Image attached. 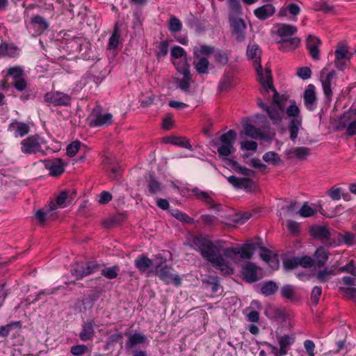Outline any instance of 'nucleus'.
Listing matches in <instances>:
<instances>
[{"instance_id":"38","label":"nucleus","mask_w":356,"mask_h":356,"mask_svg":"<svg viewBox=\"0 0 356 356\" xmlns=\"http://www.w3.org/2000/svg\"><path fill=\"white\" fill-rule=\"evenodd\" d=\"M213 267L218 269L222 274L229 275L233 273V269L225 261L224 256L221 257V259H218V261H215L211 264Z\"/></svg>"},{"instance_id":"57","label":"nucleus","mask_w":356,"mask_h":356,"mask_svg":"<svg viewBox=\"0 0 356 356\" xmlns=\"http://www.w3.org/2000/svg\"><path fill=\"white\" fill-rule=\"evenodd\" d=\"M169 42L168 40H162L158 45V51L156 54L157 58H164L168 53Z\"/></svg>"},{"instance_id":"56","label":"nucleus","mask_w":356,"mask_h":356,"mask_svg":"<svg viewBox=\"0 0 356 356\" xmlns=\"http://www.w3.org/2000/svg\"><path fill=\"white\" fill-rule=\"evenodd\" d=\"M254 187V181L250 178H240L238 184L237 186L238 189H244L246 191H252Z\"/></svg>"},{"instance_id":"59","label":"nucleus","mask_w":356,"mask_h":356,"mask_svg":"<svg viewBox=\"0 0 356 356\" xmlns=\"http://www.w3.org/2000/svg\"><path fill=\"white\" fill-rule=\"evenodd\" d=\"M23 75L24 70L20 66L11 67L8 69L7 76H11L15 80L22 78Z\"/></svg>"},{"instance_id":"40","label":"nucleus","mask_w":356,"mask_h":356,"mask_svg":"<svg viewBox=\"0 0 356 356\" xmlns=\"http://www.w3.org/2000/svg\"><path fill=\"white\" fill-rule=\"evenodd\" d=\"M193 64L198 74H206L209 73V61L207 58L200 57L199 60L197 63L194 61Z\"/></svg>"},{"instance_id":"30","label":"nucleus","mask_w":356,"mask_h":356,"mask_svg":"<svg viewBox=\"0 0 356 356\" xmlns=\"http://www.w3.org/2000/svg\"><path fill=\"white\" fill-rule=\"evenodd\" d=\"M298 31L295 26L288 24H280L277 25V33L280 37L287 38L295 35Z\"/></svg>"},{"instance_id":"2","label":"nucleus","mask_w":356,"mask_h":356,"mask_svg":"<svg viewBox=\"0 0 356 356\" xmlns=\"http://www.w3.org/2000/svg\"><path fill=\"white\" fill-rule=\"evenodd\" d=\"M273 91L274 94L272 105L266 106L261 100H259L257 104L266 112L273 124H278L282 121V115L284 110L285 99L280 96L275 89Z\"/></svg>"},{"instance_id":"58","label":"nucleus","mask_w":356,"mask_h":356,"mask_svg":"<svg viewBox=\"0 0 356 356\" xmlns=\"http://www.w3.org/2000/svg\"><path fill=\"white\" fill-rule=\"evenodd\" d=\"M171 214L178 220L186 222V223H193V219L188 216V215L181 212L178 209H172L171 211Z\"/></svg>"},{"instance_id":"33","label":"nucleus","mask_w":356,"mask_h":356,"mask_svg":"<svg viewBox=\"0 0 356 356\" xmlns=\"http://www.w3.org/2000/svg\"><path fill=\"white\" fill-rule=\"evenodd\" d=\"M134 264L140 273H145L152 266V261L147 256L142 254L134 260Z\"/></svg>"},{"instance_id":"6","label":"nucleus","mask_w":356,"mask_h":356,"mask_svg":"<svg viewBox=\"0 0 356 356\" xmlns=\"http://www.w3.org/2000/svg\"><path fill=\"white\" fill-rule=\"evenodd\" d=\"M44 101L54 106H68L71 105L72 97L60 91H51L45 93Z\"/></svg>"},{"instance_id":"46","label":"nucleus","mask_w":356,"mask_h":356,"mask_svg":"<svg viewBox=\"0 0 356 356\" xmlns=\"http://www.w3.org/2000/svg\"><path fill=\"white\" fill-rule=\"evenodd\" d=\"M72 202V197H70L68 192L64 191L59 193L56 200V203H54L56 208L57 207H65L66 206V202L67 204H70Z\"/></svg>"},{"instance_id":"28","label":"nucleus","mask_w":356,"mask_h":356,"mask_svg":"<svg viewBox=\"0 0 356 356\" xmlns=\"http://www.w3.org/2000/svg\"><path fill=\"white\" fill-rule=\"evenodd\" d=\"M122 26V24L117 22L115 24L113 33L109 38L108 49H115L119 44V39L120 38V31Z\"/></svg>"},{"instance_id":"29","label":"nucleus","mask_w":356,"mask_h":356,"mask_svg":"<svg viewBox=\"0 0 356 356\" xmlns=\"http://www.w3.org/2000/svg\"><path fill=\"white\" fill-rule=\"evenodd\" d=\"M355 120H356V110L350 109L346 111L339 118L337 128L339 129H344Z\"/></svg>"},{"instance_id":"50","label":"nucleus","mask_w":356,"mask_h":356,"mask_svg":"<svg viewBox=\"0 0 356 356\" xmlns=\"http://www.w3.org/2000/svg\"><path fill=\"white\" fill-rule=\"evenodd\" d=\"M213 47L211 46L202 45L200 48L195 47L193 49V55L196 58H199L201 55L209 56L213 52Z\"/></svg>"},{"instance_id":"35","label":"nucleus","mask_w":356,"mask_h":356,"mask_svg":"<svg viewBox=\"0 0 356 356\" xmlns=\"http://www.w3.org/2000/svg\"><path fill=\"white\" fill-rule=\"evenodd\" d=\"M56 209V206L54 202H51V204L46 208H43L39 209L36 211L35 214V219L40 225H44L47 216L49 214V213Z\"/></svg>"},{"instance_id":"19","label":"nucleus","mask_w":356,"mask_h":356,"mask_svg":"<svg viewBox=\"0 0 356 356\" xmlns=\"http://www.w3.org/2000/svg\"><path fill=\"white\" fill-rule=\"evenodd\" d=\"M257 266L252 262H248L242 267L243 279L249 283H253L258 280Z\"/></svg>"},{"instance_id":"15","label":"nucleus","mask_w":356,"mask_h":356,"mask_svg":"<svg viewBox=\"0 0 356 356\" xmlns=\"http://www.w3.org/2000/svg\"><path fill=\"white\" fill-rule=\"evenodd\" d=\"M43 163L45 168L49 171V175L51 176L57 177L64 172L65 163L61 159H47L44 160Z\"/></svg>"},{"instance_id":"22","label":"nucleus","mask_w":356,"mask_h":356,"mask_svg":"<svg viewBox=\"0 0 356 356\" xmlns=\"http://www.w3.org/2000/svg\"><path fill=\"white\" fill-rule=\"evenodd\" d=\"M277 339L280 348V353L286 355L295 342V337L292 334L277 335Z\"/></svg>"},{"instance_id":"16","label":"nucleus","mask_w":356,"mask_h":356,"mask_svg":"<svg viewBox=\"0 0 356 356\" xmlns=\"http://www.w3.org/2000/svg\"><path fill=\"white\" fill-rule=\"evenodd\" d=\"M172 270V268L164 266L159 270L158 276L161 280L167 284L172 283L175 286H179L181 284V279L178 275H174Z\"/></svg>"},{"instance_id":"5","label":"nucleus","mask_w":356,"mask_h":356,"mask_svg":"<svg viewBox=\"0 0 356 356\" xmlns=\"http://www.w3.org/2000/svg\"><path fill=\"white\" fill-rule=\"evenodd\" d=\"M100 265L95 261L77 262L71 269V273L76 280H81L99 270Z\"/></svg>"},{"instance_id":"64","label":"nucleus","mask_w":356,"mask_h":356,"mask_svg":"<svg viewBox=\"0 0 356 356\" xmlns=\"http://www.w3.org/2000/svg\"><path fill=\"white\" fill-rule=\"evenodd\" d=\"M230 8L229 16H236L241 15L242 13V7L240 0L228 4Z\"/></svg>"},{"instance_id":"61","label":"nucleus","mask_w":356,"mask_h":356,"mask_svg":"<svg viewBox=\"0 0 356 356\" xmlns=\"http://www.w3.org/2000/svg\"><path fill=\"white\" fill-rule=\"evenodd\" d=\"M81 143L79 140H75L67 145L66 149V154L70 157H73L76 155L81 147Z\"/></svg>"},{"instance_id":"21","label":"nucleus","mask_w":356,"mask_h":356,"mask_svg":"<svg viewBox=\"0 0 356 356\" xmlns=\"http://www.w3.org/2000/svg\"><path fill=\"white\" fill-rule=\"evenodd\" d=\"M8 131L13 132L15 137H23L29 132L30 127L24 122L15 121L8 125Z\"/></svg>"},{"instance_id":"49","label":"nucleus","mask_w":356,"mask_h":356,"mask_svg":"<svg viewBox=\"0 0 356 356\" xmlns=\"http://www.w3.org/2000/svg\"><path fill=\"white\" fill-rule=\"evenodd\" d=\"M263 160L267 163H271L274 165H277L282 163L280 155L273 151L268 152L263 155Z\"/></svg>"},{"instance_id":"23","label":"nucleus","mask_w":356,"mask_h":356,"mask_svg":"<svg viewBox=\"0 0 356 356\" xmlns=\"http://www.w3.org/2000/svg\"><path fill=\"white\" fill-rule=\"evenodd\" d=\"M261 51L259 49L257 44H252L248 45L247 48V56L249 58H250L254 67L257 65V68L259 71L261 70Z\"/></svg>"},{"instance_id":"63","label":"nucleus","mask_w":356,"mask_h":356,"mask_svg":"<svg viewBox=\"0 0 356 356\" xmlns=\"http://www.w3.org/2000/svg\"><path fill=\"white\" fill-rule=\"evenodd\" d=\"M191 74L183 75L179 81V88L184 92H188L191 86Z\"/></svg>"},{"instance_id":"18","label":"nucleus","mask_w":356,"mask_h":356,"mask_svg":"<svg viewBox=\"0 0 356 356\" xmlns=\"http://www.w3.org/2000/svg\"><path fill=\"white\" fill-rule=\"evenodd\" d=\"M38 138L29 136L21 142V150L24 154H35L40 149Z\"/></svg>"},{"instance_id":"25","label":"nucleus","mask_w":356,"mask_h":356,"mask_svg":"<svg viewBox=\"0 0 356 356\" xmlns=\"http://www.w3.org/2000/svg\"><path fill=\"white\" fill-rule=\"evenodd\" d=\"M94 325L93 320L88 321L83 324L81 331L79 335L82 341H87L93 338L95 335Z\"/></svg>"},{"instance_id":"32","label":"nucleus","mask_w":356,"mask_h":356,"mask_svg":"<svg viewBox=\"0 0 356 356\" xmlns=\"http://www.w3.org/2000/svg\"><path fill=\"white\" fill-rule=\"evenodd\" d=\"M309 154V148L305 147H293L286 151V154L289 158H291L293 156H295L297 159L300 160L306 159Z\"/></svg>"},{"instance_id":"10","label":"nucleus","mask_w":356,"mask_h":356,"mask_svg":"<svg viewBox=\"0 0 356 356\" xmlns=\"http://www.w3.org/2000/svg\"><path fill=\"white\" fill-rule=\"evenodd\" d=\"M192 193L197 199L204 202L209 209L218 212L221 210V204L216 203L208 192L202 191L197 187H195L192 189Z\"/></svg>"},{"instance_id":"14","label":"nucleus","mask_w":356,"mask_h":356,"mask_svg":"<svg viewBox=\"0 0 356 356\" xmlns=\"http://www.w3.org/2000/svg\"><path fill=\"white\" fill-rule=\"evenodd\" d=\"M26 26L27 29H33L37 34L40 35L45 30L49 29V24L44 17L34 15L31 17Z\"/></svg>"},{"instance_id":"27","label":"nucleus","mask_w":356,"mask_h":356,"mask_svg":"<svg viewBox=\"0 0 356 356\" xmlns=\"http://www.w3.org/2000/svg\"><path fill=\"white\" fill-rule=\"evenodd\" d=\"M300 40L297 38H283L278 42L280 49L284 51H289L295 49L300 44Z\"/></svg>"},{"instance_id":"13","label":"nucleus","mask_w":356,"mask_h":356,"mask_svg":"<svg viewBox=\"0 0 356 356\" xmlns=\"http://www.w3.org/2000/svg\"><path fill=\"white\" fill-rule=\"evenodd\" d=\"M304 104L307 110L314 111L317 108V97L316 87L313 84H309L303 94Z\"/></svg>"},{"instance_id":"26","label":"nucleus","mask_w":356,"mask_h":356,"mask_svg":"<svg viewBox=\"0 0 356 356\" xmlns=\"http://www.w3.org/2000/svg\"><path fill=\"white\" fill-rule=\"evenodd\" d=\"M19 52L18 47L13 44H8L5 42L0 44V57L14 58L19 54Z\"/></svg>"},{"instance_id":"17","label":"nucleus","mask_w":356,"mask_h":356,"mask_svg":"<svg viewBox=\"0 0 356 356\" xmlns=\"http://www.w3.org/2000/svg\"><path fill=\"white\" fill-rule=\"evenodd\" d=\"M254 67L256 69L257 76L259 77V81L262 85L264 90L267 92L269 90H275V88L273 85V77L270 69L268 67H266L265 72L264 74V70L262 67L261 71H259L257 65H256Z\"/></svg>"},{"instance_id":"31","label":"nucleus","mask_w":356,"mask_h":356,"mask_svg":"<svg viewBox=\"0 0 356 356\" xmlns=\"http://www.w3.org/2000/svg\"><path fill=\"white\" fill-rule=\"evenodd\" d=\"M328 255L329 253L325 248L323 247L317 248L314 253L315 260H314L316 267L324 266L328 259Z\"/></svg>"},{"instance_id":"43","label":"nucleus","mask_w":356,"mask_h":356,"mask_svg":"<svg viewBox=\"0 0 356 356\" xmlns=\"http://www.w3.org/2000/svg\"><path fill=\"white\" fill-rule=\"evenodd\" d=\"M202 282L210 287L212 293H217L219 289V277L216 275H209L202 280Z\"/></svg>"},{"instance_id":"62","label":"nucleus","mask_w":356,"mask_h":356,"mask_svg":"<svg viewBox=\"0 0 356 356\" xmlns=\"http://www.w3.org/2000/svg\"><path fill=\"white\" fill-rule=\"evenodd\" d=\"M182 28V24L181 21L176 17H172L169 21V30L172 33H177Z\"/></svg>"},{"instance_id":"37","label":"nucleus","mask_w":356,"mask_h":356,"mask_svg":"<svg viewBox=\"0 0 356 356\" xmlns=\"http://www.w3.org/2000/svg\"><path fill=\"white\" fill-rule=\"evenodd\" d=\"M302 125V118H293L289 124V130L290 132V138L295 140L298 134L299 129Z\"/></svg>"},{"instance_id":"54","label":"nucleus","mask_w":356,"mask_h":356,"mask_svg":"<svg viewBox=\"0 0 356 356\" xmlns=\"http://www.w3.org/2000/svg\"><path fill=\"white\" fill-rule=\"evenodd\" d=\"M282 297L288 300H293L295 296L294 286L291 284L284 285L280 291Z\"/></svg>"},{"instance_id":"3","label":"nucleus","mask_w":356,"mask_h":356,"mask_svg":"<svg viewBox=\"0 0 356 356\" xmlns=\"http://www.w3.org/2000/svg\"><path fill=\"white\" fill-rule=\"evenodd\" d=\"M257 248V245L255 243H245L242 244L240 248L234 247L225 248L224 255L228 259H233L234 256L240 254L241 259L249 260L252 259Z\"/></svg>"},{"instance_id":"9","label":"nucleus","mask_w":356,"mask_h":356,"mask_svg":"<svg viewBox=\"0 0 356 356\" xmlns=\"http://www.w3.org/2000/svg\"><path fill=\"white\" fill-rule=\"evenodd\" d=\"M328 70L327 67H325L321 72L320 80L321 82L323 94L326 98L327 102H331L332 99V84L333 79L336 76V72L332 70L329 72L326 75L325 74Z\"/></svg>"},{"instance_id":"4","label":"nucleus","mask_w":356,"mask_h":356,"mask_svg":"<svg viewBox=\"0 0 356 356\" xmlns=\"http://www.w3.org/2000/svg\"><path fill=\"white\" fill-rule=\"evenodd\" d=\"M237 134L234 130H229L222 134L220 137L221 144L218 147L217 151L220 156H228L234 151V144Z\"/></svg>"},{"instance_id":"11","label":"nucleus","mask_w":356,"mask_h":356,"mask_svg":"<svg viewBox=\"0 0 356 356\" xmlns=\"http://www.w3.org/2000/svg\"><path fill=\"white\" fill-rule=\"evenodd\" d=\"M192 193L197 199L204 202L209 209L218 212L221 210V204L216 203L208 192L202 191L197 187H195L192 189Z\"/></svg>"},{"instance_id":"44","label":"nucleus","mask_w":356,"mask_h":356,"mask_svg":"<svg viewBox=\"0 0 356 356\" xmlns=\"http://www.w3.org/2000/svg\"><path fill=\"white\" fill-rule=\"evenodd\" d=\"M148 191L150 194H157L162 191L161 184L156 179L153 175H149Z\"/></svg>"},{"instance_id":"48","label":"nucleus","mask_w":356,"mask_h":356,"mask_svg":"<svg viewBox=\"0 0 356 356\" xmlns=\"http://www.w3.org/2000/svg\"><path fill=\"white\" fill-rule=\"evenodd\" d=\"M314 9L317 11H322L325 14H334V7L326 1H321L315 4Z\"/></svg>"},{"instance_id":"1","label":"nucleus","mask_w":356,"mask_h":356,"mask_svg":"<svg viewBox=\"0 0 356 356\" xmlns=\"http://www.w3.org/2000/svg\"><path fill=\"white\" fill-rule=\"evenodd\" d=\"M189 246L191 248L199 251L202 257L211 263L213 264L218 261V259H221L224 255V248L220 241L213 243L206 237H200L194 236L189 241Z\"/></svg>"},{"instance_id":"53","label":"nucleus","mask_w":356,"mask_h":356,"mask_svg":"<svg viewBox=\"0 0 356 356\" xmlns=\"http://www.w3.org/2000/svg\"><path fill=\"white\" fill-rule=\"evenodd\" d=\"M316 212L317 210L316 209L310 207L307 202H305L298 213L303 218H308L312 216Z\"/></svg>"},{"instance_id":"47","label":"nucleus","mask_w":356,"mask_h":356,"mask_svg":"<svg viewBox=\"0 0 356 356\" xmlns=\"http://www.w3.org/2000/svg\"><path fill=\"white\" fill-rule=\"evenodd\" d=\"M20 327V321H13L6 325L0 326V337H7L14 328Z\"/></svg>"},{"instance_id":"45","label":"nucleus","mask_w":356,"mask_h":356,"mask_svg":"<svg viewBox=\"0 0 356 356\" xmlns=\"http://www.w3.org/2000/svg\"><path fill=\"white\" fill-rule=\"evenodd\" d=\"M146 338L144 334L140 333H134L129 337V340L126 343V346L129 348L134 347L138 344H142L145 342Z\"/></svg>"},{"instance_id":"52","label":"nucleus","mask_w":356,"mask_h":356,"mask_svg":"<svg viewBox=\"0 0 356 356\" xmlns=\"http://www.w3.org/2000/svg\"><path fill=\"white\" fill-rule=\"evenodd\" d=\"M232 86V76L230 74H225L221 79L218 86L220 91L227 90Z\"/></svg>"},{"instance_id":"42","label":"nucleus","mask_w":356,"mask_h":356,"mask_svg":"<svg viewBox=\"0 0 356 356\" xmlns=\"http://www.w3.org/2000/svg\"><path fill=\"white\" fill-rule=\"evenodd\" d=\"M244 131L248 136L254 139L263 137L261 130L250 124H246L244 126Z\"/></svg>"},{"instance_id":"55","label":"nucleus","mask_w":356,"mask_h":356,"mask_svg":"<svg viewBox=\"0 0 356 356\" xmlns=\"http://www.w3.org/2000/svg\"><path fill=\"white\" fill-rule=\"evenodd\" d=\"M176 68L177 71L183 75L191 74L190 65L186 58L181 60L177 65Z\"/></svg>"},{"instance_id":"34","label":"nucleus","mask_w":356,"mask_h":356,"mask_svg":"<svg viewBox=\"0 0 356 356\" xmlns=\"http://www.w3.org/2000/svg\"><path fill=\"white\" fill-rule=\"evenodd\" d=\"M337 274V268L332 267L331 268H325L323 270H318L316 274L315 277L316 279L322 283L329 281L332 276Z\"/></svg>"},{"instance_id":"60","label":"nucleus","mask_w":356,"mask_h":356,"mask_svg":"<svg viewBox=\"0 0 356 356\" xmlns=\"http://www.w3.org/2000/svg\"><path fill=\"white\" fill-rule=\"evenodd\" d=\"M337 274L341 273H347L352 275H356V267L354 260H350L348 264L337 269Z\"/></svg>"},{"instance_id":"20","label":"nucleus","mask_w":356,"mask_h":356,"mask_svg":"<svg viewBox=\"0 0 356 356\" xmlns=\"http://www.w3.org/2000/svg\"><path fill=\"white\" fill-rule=\"evenodd\" d=\"M321 44V40L313 35H309L306 39V47L308 49L310 56L314 60H318L319 56V46Z\"/></svg>"},{"instance_id":"12","label":"nucleus","mask_w":356,"mask_h":356,"mask_svg":"<svg viewBox=\"0 0 356 356\" xmlns=\"http://www.w3.org/2000/svg\"><path fill=\"white\" fill-rule=\"evenodd\" d=\"M192 193L197 199L204 202L209 209L218 212L221 210V204L216 203L208 192L202 191L197 187H195L192 189Z\"/></svg>"},{"instance_id":"36","label":"nucleus","mask_w":356,"mask_h":356,"mask_svg":"<svg viewBox=\"0 0 356 356\" xmlns=\"http://www.w3.org/2000/svg\"><path fill=\"white\" fill-rule=\"evenodd\" d=\"M312 234L315 238L320 240H327L330 237V229L323 226H316L312 227Z\"/></svg>"},{"instance_id":"41","label":"nucleus","mask_w":356,"mask_h":356,"mask_svg":"<svg viewBox=\"0 0 356 356\" xmlns=\"http://www.w3.org/2000/svg\"><path fill=\"white\" fill-rule=\"evenodd\" d=\"M334 60H343L351 58L353 53L348 51V47L346 45H339L334 51Z\"/></svg>"},{"instance_id":"39","label":"nucleus","mask_w":356,"mask_h":356,"mask_svg":"<svg viewBox=\"0 0 356 356\" xmlns=\"http://www.w3.org/2000/svg\"><path fill=\"white\" fill-rule=\"evenodd\" d=\"M278 291V286L274 281H268L261 287V291L265 296H270Z\"/></svg>"},{"instance_id":"7","label":"nucleus","mask_w":356,"mask_h":356,"mask_svg":"<svg viewBox=\"0 0 356 356\" xmlns=\"http://www.w3.org/2000/svg\"><path fill=\"white\" fill-rule=\"evenodd\" d=\"M229 22L232 29V34L235 40L238 42H243L245 38V31L247 25L245 21L238 17L229 16Z\"/></svg>"},{"instance_id":"51","label":"nucleus","mask_w":356,"mask_h":356,"mask_svg":"<svg viewBox=\"0 0 356 356\" xmlns=\"http://www.w3.org/2000/svg\"><path fill=\"white\" fill-rule=\"evenodd\" d=\"M120 268L118 266L104 268L101 270V274L109 280H113L118 277Z\"/></svg>"},{"instance_id":"24","label":"nucleus","mask_w":356,"mask_h":356,"mask_svg":"<svg viewBox=\"0 0 356 356\" xmlns=\"http://www.w3.org/2000/svg\"><path fill=\"white\" fill-rule=\"evenodd\" d=\"M275 8L272 4H265L254 10V15L260 20H266L274 15Z\"/></svg>"},{"instance_id":"8","label":"nucleus","mask_w":356,"mask_h":356,"mask_svg":"<svg viewBox=\"0 0 356 356\" xmlns=\"http://www.w3.org/2000/svg\"><path fill=\"white\" fill-rule=\"evenodd\" d=\"M90 118L91 127H106L113 123V115L110 113L102 114L100 106H97L92 109Z\"/></svg>"}]
</instances>
